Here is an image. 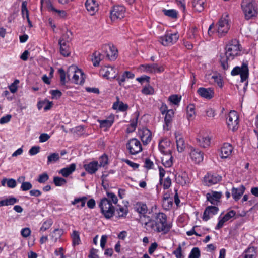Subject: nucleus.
Segmentation results:
<instances>
[{
	"label": "nucleus",
	"mask_w": 258,
	"mask_h": 258,
	"mask_svg": "<svg viewBox=\"0 0 258 258\" xmlns=\"http://www.w3.org/2000/svg\"><path fill=\"white\" fill-rule=\"evenodd\" d=\"M140 222L144 228L149 231H154L157 233H167L172 227V224L167 222V216L163 213H155L152 218L143 216Z\"/></svg>",
	"instance_id": "nucleus-1"
},
{
	"label": "nucleus",
	"mask_w": 258,
	"mask_h": 258,
	"mask_svg": "<svg viewBox=\"0 0 258 258\" xmlns=\"http://www.w3.org/2000/svg\"><path fill=\"white\" fill-rule=\"evenodd\" d=\"M85 7L91 15H93L98 10V4L95 0H87Z\"/></svg>",
	"instance_id": "nucleus-22"
},
{
	"label": "nucleus",
	"mask_w": 258,
	"mask_h": 258,
	"mask_svg": "<svg viewBox=\"0 0 258 258\" xmlns=\"http://www.w3.org/2000/svg\"><path fill=\"white\" fill-rule=\"evenodd\" d=\"M76 167V164L75 163H72L69 166L61 169L59 171V173L61 174L63 177H67L75 170Z\"/></svg>",
	"instance_id": "nucleus-30"
},
{
	"label": "nucleus",
	"mask_w": 258,
	"mask_h": 258,
	"mask_svg": "<svg viewBox=\"0 0 258 258\" xmlns=\"http://www.w3.org/2000/svg\"><path fill=\"white\" fill-rule=\"evenodd\" d=\"M113 108L114 109H118L119 111H125L128 108V105L126 104H124L122 102L117 101L114 103L113 105Z\"/></svg>",
	"instance_id": "nucleus-37"
},
{
	"label": "nucleus",
	"mask_w": 258,
	"mask_h": 258,
	"mask_svg": "<svg viewBox=\"0 0 258 258\" xmlns=\"http://www.w3.org/2000/svg\"><path fill=\"white\" fill-rule=\"evenodd\" d=\"M200 256V251L198 247H194L191 251L188 258H199Z\"/></svg>",
	"instance_id": "nucleus-50"
},
{
	"label": "nucleus",
	"mask_w": 258,
	"mask_h": 258,
	"mask_svg": "<svg viewBox=\"0 0 258 258\" xmlns=\"http://www.w3.org/2000/svg\"><path fill=\"white\" fill-rule=\"evenodd\" d=\"M197 144L203 148H206L210 144L211 139L206 134L200 133L196 138Z\"/></svg>",
	"instance_id": "nucleus-15"
},
{
	"label": "nucleus",
	"mask_w": 258,
	"mask_h": 258,
	"mask_svg": "<svg viewBox=\"0 0 258 258\" xmlns=\"http://www.w3.org/2000/svg\"><path fill=\"white\" fill-rule=\"evenodd\" d=\"M87 200V198L85 197H83L81 198H76L72 202V205L77 204V207L78 208L83 207L86 203V201Z\"/></svg>",
	"instance_id": "nucleus-35"
},
{
	"label": "nucleus",
	"mask_w": 258,
	"mask_h": 258,
	"mask_svg": "<svg viewBox=\"0 0 258 258\" xmlns=\"http://www.w3.org/2000/svg\"><path fill=\"white\" fill-rule=\"evenodd\" d=\"M108 163V158L106 155L102 156L99 159V167L104 166Z\"/></svg>",
	"instance_id": "nucleus-58"
},
{
	"label": "nucleus",
	"mask_w": 258,
	"mask_h": 258,
	"mask_svg": "<svg viewBox=\"0 0 258 258\" xmlns=\"http://www.w3.org/2000/svg\"><path fill=\"white\" fill-rule=\"evenodd\" d=\"M27 2L23 1L21 6V14L23 18L29 17V11L27 9Z\"/></svg>",
	"instance_id": "nucleus-43"
},
{
	"label": "nucleus",
	"mask_w": 258,
	"mask_h": 258,
	"mask_svg": "<svg viewBox=\"0 0 258 258\" xmlns=\"http://www.w3.org/2000/svg\"><path fill=\"white\" fill-rule=\"evenodd\" d=\"M127 148L130 153L132 155H136L142 150L140 142L135 138L132 139L128 141Z\"/></svg>",
	"instance_id": "nucleus-11"
},
{
	"label": "nucleus",
	"mask_w": 258,
	"mask_h": 258,
	"mask_svg": "<svg viewBox=\"0 0 258 258\" xmlns=\"http://www.w3.org/2000/svg\"><path fill=\"white\" fill-rule=\"evenodd\" d=\"M177 33H167L159 38V41L164 46H169L175 43L178 39Z\"/></svg>",
	"instance_id": "nucleus-10"
},
{
	"label": "nucleus",
	"mask_w": 258,
	"mask_h": 258,
	"mask_svg": "<svg viewBox=\"0 0 258 258\" xmlns=\"http://www.w3.org/2000/svg\"><path fill=\"white\" fill-rule=\"evenodd\" d=\"M255 249L253 247H251L247 249L239 258H255Z\"/></svg>",
	"instance_id": "nucleus-31"
},
{
	"label": "nucleus",
	"mask_w": 258,
	"mask_h": 258,
	"mask_svg": "<svg viewBox=\"0 0 258 258\" xmlns=\"http://www.w3.org/2000/svg\"><path fill=\"white\" fill-rule=\"evenodd\" d=\"M206 0H193L192 6L194 10L198 12H202L204 9Z\"/></svg>",
	"instance_id": "nucleus-33"
},
{
	"label": "nucleus",
	"mask_w": 258,
	"mask_h": 258,
	"mask_svg": "<svg viewBox=\"0 0 258 258\" xmlns=\"http://www.w3.org/2000/svg\"><path fill=\"white\" fill-rule=\"evenodd\" d=\"M231 74L235 76L239 74L241 77V81L244 82L247 80L249 75V70L247 62H243L241 67H236L232 70Z\"/></svg>",
	"instance_id": "nucleus-7"
},
{
	"label": "nucleus",
	"mask_w": 258,
	"mask_h": 258,
	"mask_svg": "<svg viewBox=\"0 0 258 258\" xmlns=\"http://www.w3.org/2000/svg\"><path fill=\"white\" fill-rule=\"evenodd\" d=\"M211 79L214 82L216 83L219 87H222L223 83L220 76L217 75H214L212 76Z\"/></svg>",
	"instance_id": "nucleus-52"
},
{
	"label": "nucleus",
	"mask_w": 258,
	"mask_h": 258,
	"mask_svg": "<svg viewBox=\"0 0 258 258\" xmlns=\"http://www.w3.org/2000/svg\"><path fill=\"white\" fill-rule=\"evenodd\" d=\"M173 253L175 255L176 258L184 257V255L182 253V248L180 245L178 246L177 248L173 252Z\"/></svg>",
	"instance_id": "nucleus-55"
},
{
	"label": "nucleus",
	"mask_w": 258,
	"mask_h": 258,
	"mask_svg": "<svg viewBox=\"0 0 258 258\" xmlns=\"http://www.w3.org/2000/svg\"><path fill=\"white\" fill-rule=\"evenodd\" d=\"M189 155L191 159L196 164L201 163L204 159V154L199 149L191 147L190 148Z\"/></svg>",
	"instance_id": "nucleus-13"
},
{
	"label": "nucleus",
	"mask_w": 258,
	"mask_h": 258,
	"mask_svg": "<svg viewBox=\"0 0 258 258\" xmlns=\"http://www.w3.org/2000/svg\"><path fill=\"white\" fill-rule=\"evenodd\" d=\"M228 17V15L223 16L218 22L217 32L220 37L224 36L230 29V25Z\"/></svg>",
	"instance_id": "nucleus-6"
},
{
	"label": "nucleus",
	"mask_w": 258,
	"mask_h": 258,
	"mask_svg": "<svg viewBox=\"0 0 258 258\" xmlns=\"http://www.w3.org/2000/svg\"><path fill=\"white\" fill-rule=\"evenodd\" d=\"M245 187L241 185L237 188L233 187L232 189V196L235 201L238 200L244 192Z\"/></svg>",
	"instance_id": "nucleus-25"
},
{
	"label": "nucleus",
	"mask_w": 258,
	"mask_h": 258,
	"mask_svg": "<svg viewBox=\"0 0 258 258\" xmlns=\"http://www.w3.org/2000/svg\"><path fill=\"white\" fill-rule=\"evenodd\" d=\"M12 118V115L10 114H7L4 116H3L0 119V124H3L9 122Z\"/></svg>",
	"instance_id": "nucleus-61"
},
{
	"label": "nucleus",
	"mask_w": 258,
	"mask_h": 258,
	"mask_svg": "<svg viewBox=\"0 0 258 258\" xmlns=\"http://www.w3.org/2000/svg\"><path fill=\"white\" fill-rule=\"evenodd\" d=\"M163 206L165 209H170L173 205V200L171 197L170 199L162 201Z\"/></svg>",
	"instance_id": "nucleus-54"
},
{
	"label": "nucleus",
	"mask_w": 258,
	"mask_h": 258,
	"mask_svg": "<svg viewBox=\"0 0 258 258\" xmlns=\"http://www.w3.org/2000/svg\"><path fill=\"white\" fill-rule=\"evenodd\" d=\"M40 151V147L39 146H33L29 151V153L31 155H35Z\"/></svg>",
	"instance_id": "nucleus-63"
},
{
	"label": "nucleus",
	"mask_w": 258,
	"mask_h": 258,
	"mask_svg": "<svg viewBox=\"0 0 258 258\" xmlns=\"http://www.w3.org/2000/svg\"><path fill=\"white\" fill-rule=\"evenodd\" d=\"M174 114V112L172 109H169L165 114L164 121L167 130H168V127L171 124Z\"/></svg>",
	"instance_id": "nucleus-32"
},
{
	"label": "nucleus",
	"mask_w": 258,
	"mask_h": 258,
	"mask_svg": "<svg viewBox=\"0 0 258 258\" xmlns=\"http://www.w3.org/2000/svg\"><path fill=\"white\" fill-rule=\"evenodd\" d=\"M102 50L109 60H115L118 56V50L113 45L105 44L102 46Z\"/></svg>",
	"instance_id": "nucleus-12"
},
{
	"label": "nucleus",
	"mask_w": 258,
	"mask_h": 258,
	"mask_svg": "<svg viewBox=\"0 0 258 258\" xmlns=\"http://www.w3.org/2000/svg\"><path fill=\"white\" fill-rule=\"evenodd\" d=\"M218 210L215 206H208L204 211L203 219L206 221H208L211 217L217 213Z\"/></svg>",
	"instance_id": "nucleus-16"
},
{
	"label": "nucleus",
	"mask_w": 258,
	"mask_h": 258,
	"mask_svg": "<svg viewBox=\"0 0 258 258\" xmlns=\"http://www.w3.org/2000/svg\"><path fill=\"white\" fill-rule=\"evenodd\" d=\"M78 69V68L76 66H71L68 68L67 75L69 80H72V77L74 76V74L76 73Z\"/></svg>",
	"instance_id": "nucleus-40"
},
{
	"label": "nucleus",
	"mask_w": 258,
	"mask_h": 258,
	"mask_svg": "<svg viewBox=\"0 0 258 258\" xmlns=\"http://www.w3.org/2000/svg\"><path fill=\"white\" fill-rule=\"evenodd\" d=\"M221 193L217 191H212L210 193H207L206 198L207 201H209L212 204L215 205L219 201L221 197Z\"/></svg>",
	"instance_id": "nucleus-17"
},
{
	"label": "nucleus",
	"mask_w": 258,
	"mask_h": 258,
	"mask_svg": "<svg viewBox=\"0 0 258 258\" xmlns=\"http://www.w3.org/2000/svg\"><path fill=\"white\" fill-rule=\"evenodd\" d=\"M241 51V48L237 40L233 39L229 42L225 47L224 52L221 53L220 55V61L224 70L228 69V61L240 55Z\"/></svg>",
	"instance_id": "nucleus-2"
},
{
	"label": "nucleus",
	"mask_w": 258,
	"mask_h": 258,
	"mask_svg": "<svg viewBox=\"0 0 258 258\" xmlns=\"http://www.w3.org/2000/svg\"><path fill=\"white\" fill-rule=\"evenodd\" d=\"M221 179V177L217 174H207L204 179V184L207 186H211L217 183Z\"/></svg>",
	"instance_id": "nucleus-14"
},
{
	"label": "nucleus",
	"mask_w": 258,
	"mask_h": 258,
	"mask_svg": "<svg viewBox=\"0 0 258 258\" xmlns=\"http://www.w3.org/2000/svg\"><path fill=\"white\" fill-rule=\"evenodd\" d=\"M32 188V184L29 182H25L22 183L21 186V189L22 191H27Z\"/></svg>",
	"instance_id": "nucleus-56"
},
{
	"label": "nucleus",
	"mask_w": 258,
	"mask_h": 258,
	"mask_svg": "<svg viewBox=\"0 0 258 258\" xmlns=\"http://www.w3.org/2000/svg\"><path fill=\"white\" fill-rule=\"evenodd\" d=\"M142 67L145 68L146 71L150 73H161L164 70L163 66H158L157 64H152L147 66H142Z\"/></svg>",
	"instance_id": "nucleus-26"
},
{
	"label": "nucleus",
	"mask_w": 258,
	"mask_h": 258,
	"mask_svg": "<svg viewBox=\"0 0 258 258\" xmlns=\"http://www.w3.org/2000/svg\"><path fill=\"white\" fill-rule=\"evenodd\" d=\"M58 43L61 54L64 56H68L70 54L69 44L67 41H62V40H59Z\"/></svg>",
	"instance_id": "nucleus-23"
},
{
	"label": "nucleus",
	"mask_w": 258,
	"mask_h": 258,
	"mask_svg": "<svg viewBox=\"0 0 258 258\" xmlns=\"http://www.w3.org/2000/svg\"><path fill=\"white\" fill-rule=\"evenodd\" d=\"M49 179V176L46 173L40 174L38 176L37 181L40 183H44Z\"/></svg>",
	"instance_id": "nucleus-53"
},
{
	"label": "nucleus",
	"mask_w": 258,
	"mask_h": 258,
	"mask_svg": "<svg viewBox=\"0 0 258 258\" xmlns=\"http://www.w3.org/2000/svg\"><path fill=\"white\" fill-rule=\"evenodd\" d=\"M53 182L56 186H61L66 184L67 180L64 178L56 176L54 177Z\"/></svg>",
	"instance_id": "nucleus-46"
},
{
	"label": "nucleus",
	"mask_w": 258,
	"mask_h": 258,
	"mask_svg": "<svg viewBox=\"0 0 258 258\" xmlns=\"http://www.w3.org/2000/svg\"><path fill=\"white\" fill-rule=\"evenodd\" d=\"M18 201V200L16 198L11 197L0 201V206L13 205L14 204L17 203Z\"/></svg>",
	"instance_id": "nucleus-34"
},
{
	"label": "nucleus",
	"mask_w": 258,
	"mask_h": 258,
	"mask_svg": "<svg viewBox=\"0 0 258 258\" xmlns=\"http://www.w3.org/2000/svg\"><path fill=\"white\" fill-rule=\"evenodd\" d=\"M71 81L76 84H83L85 81V75L80 70L78 69L74 76L72 77Z\"/></svg>",
	"instance_id": "nucleus-18"
},
{
	"label": "nucleus",
	"mask_w": 258,
	"mask_h": 258,
	"mask_svg": "<svg viewBox=\"0 0 258 258\" xmlns=\"http://www.w3.org/2000/svg\"><path fill=\"white\" fill-rule=\"evenodd\" d=\"M101 55L99 52L95 51L93 54V57L92 58V60L93 62V66L95 67L98 66L99 64V62L101 60Z\"/></svg>",
	"instance_id": "nucleus-42"
},
{
	"label": "nucleus",
	"mask_w": 258,
	"mask_h": 258,
	"mask_svg": "<svg viewBox=\"0 0 258 258\" xmlns=\"http://www.w3.org/2000/svg\"><path fill=\"white\" fill-rule=\"evenodd\" d=\"M168 100L172 103L177 105L181 100V96H178L177 95H173L169 97Z\"/></svg>",
	"instance_id": "nucleus-51"
},
{
	"label": "nucleus",
	"mask_w": 258,
	"mask_h": 258,
	"mask_svg": "<svg viewBox=\"0 0 258 258\" xmlns=\"http://www.w3.org/2000/svg\"><path fill=\"white\" fill-rule=\"evenodd\" d=\"M134 209L139 213L143 215L142 217H143V216H146L145 214L147 213L148 211V208L146 204L142 202L136 203L134 205ZM141 217V216L140 217V218Z\"/></svg>",
	"instance_id": "nucleus-28"
},
{
	"label": "nucleus",
	"mask_w": 258,
	"mask_h": 258,
	"mask_svg": "<svg viewBox=\"0 0 258 258\" xmlns=\"http://www.w3.org/2000/svg\"><path fill=\"white\" fill-rule=\"evenodd\" d=\"M63 233V230L60 229H55L50 234L51 239L54 242H56Z\"/></svg>",
	"instance_id": "nucleus-36"
},
{
	"label": "nucleus",
	"mask_w": 258,
	"mask_h": 258,
	"mask_svg": "<svg viewBox=\"0 0 258 258\" xmlns=\"http://www.w3.org/2000/svg\"><path fill=\"white\" fill-rule=\"evenodd\" d=\"M176 142L177 151L179 152H183L185 149L186 144L181 135L179 134L176 135Z\"/></svg>",
	"instance_id": "nucleus-29"
},
{
	"label": "nucleus",
	"mask_w": 258,
	"mask_h": 258,
	"mask_svg": "<svg viewBox=\"0 0 258 258\" xmlns=\"http://www.w3.org/2000/svg\"><path fill=\"white\" fill-rule=\"evenodd\" d=\"M164 14L172 18H175L177 17V12L173 9L171 10H163Z\"/></svg>",
	"instance_id": "nucleus-49"
},
{
	"label": "nucleus",
	"mask_w": 258,
	"mask_h": 258,
	"mask_svg": "<svg viewBox=\"0 0 258 258\" xmlns=\"http://www.w3.org/2000/svg\"><path fill=\"white\" fill-rule=\"evenodd\" d=\"M142 92L143 94L146 95L152 94L154 92V90L152 87L150 86L144 87Z\"/></svg>",
	"instance_id": "nucleus-62"
},
{
	"label": "nucleus",
	"mask_w": 258,
	"mask_h": 258,
	"mask_svg": "<svg viewBox=\"0 0 258 258\" xmlns=\"http://www.w3.org/2000/svg\"><path fill=\"white\" fill-rule=\"evenodd\" d=\"M58 72H59V74H60L61 83L62 84L64 85L66 83V73H65V71H64V70L63 69L61 68V69H59Z\"/></svg>",
	"instance_id": "nucleus-60"
},
{
	"label": "nucleus",
	"mask_w": 258,
	"mask_h": 258,
	"mask_svg": "<svg viewBox=\"0 0 258 258\" xmlns=\"http://www.w3.org/2000/svg\"><path fill=\"white\" fill-rule=\"evenodd\" d=\"M175 181L177 183L184 186L189 183L188 175L185 172H182L175 175Z\"/></svg>",
	"instance_id": "nucleus-20"
},
{
	"label": "nucleus",
	"mask_w": 258,
	"mask_h": 258,
	"mask_svg": "<svg viewBox=\"0 0 258 258\" xmlns=\"http://www.w3.org/2000/svg\"><path fill=\"white\" fill-rule=\"evenodd\" d=\"M236 214V213L233 210H231L229 212L227 213L223 218L226 222L229 220L231 218L233 217Z\"/></svg>",
	"instance_id": "nucleus-59"
},
{
	"label": "nucleus",
	"mask_w": 258,
	"mask_h": 258,
	"mask_svg": "<svg viewBox=\"0 0 258 258\" xmlns=\"http://www.w3.org/2000/svg\"><path fill=\"white\" fill-rule=\"evenodd\" d=\"M241 8L247 20L256 17L257 14L256 4L253 0H243Z\"/></svg>",
	"instance_id": "nucleus-5"
},
{
	"label": "nucleus",
	"mask_w": 258,
	"mask_h": 258,
	"mask_svg": "<svg viewBox=\"0 0 258 258\" xmlns=\"http://www.w3.org/2000/svg\"><path fill=\"white\" fill-rule=\"evenodd\" d=\"M53 221L51 219H49L45 221L42 224V226L40 229V232H43L48 230L52 225Z\"/></svg>",
	"instance_id": "nucleus-45"
},
{
	"label": "nucleus",
	"mask_w": 258,
	"mask_h": 258,
	"mask_svg": "<svg viewBox=\"0 0 258 258\" xmlns=\"http://www.w3.org/2000/svg\"><path fill=\"white\" fill-rule=\"evenodd\" d=\"M31 233V230L29 228H25L21 230V234L24 237H28Z\"/></svg>",
	"instance_id": "nucleus-64"
},
{
	"label": "nucleus",
	"mask_w": 258,
	"mask_h": 258,
	"mask_svg": "<svg viewBox=\"0 0 258 258\" xmlns=\"http://www.w3.org/2000/svg\"><path fill=\"white\" fill-rule=\"evenodd\" d=\"M99 122L100 123V126L101 128H107L112 125L113 122V120L105 119L102 120H99Z\"/></svg>",
	"instance_id": "nucleus-44"
},
{
	"label": "nucleus",
	"mask_w": 258,
	"mask_h": 258,
	"mask_svg": "<svg viewBox=\"0 0 258 258\" xmlns=\"http://www.w3.org/2000/svg\"><path fill=\"white\" fill-rule=\"evenodd\" d=\"M125 9L123 6H114L110 11V18L112 21L121 19L124 17Z\"/></svg>",
	"instance_id": "nucleus-9"
},
{
	"label": "nucleus",
	"mask_w": 258,
	"mask_h": 258,
	"mask_svg": "<svg viewBox=\"0 0 258 258\" xmlns=\"http://www.w3.org/2000/svg\"><path fill=\"white\" fill-rule=\"evenodd\" d=\"M19 81L16 79L9 86V89L12 93H14L17 91V85L19 84Z\"/></svg>",
	"instance_id": "nucleus-57"
},
{
	"label": "nucleus",
	"mask_w": 258,
	"mask_h": 258,
	"mask_svg": "<svg viewBox=\"0 0 258 258\" xmlns=\"http://www.w3.org/2000/svg\"><path fill=\"white\" fill-rule=\"evenodd\" d=\"M239 118L237 113L231 111L227 117V124L230 130L234 131L238 128Z\"/></svg>",
	"instance_id": "nucleus-8"
},
{
	"label": "nucleus",
	"mask_w": 258,
	"mask_h": 258,
	"mask_svg": "<svg viewBox=\"0 0 258 258\" xmlns=\"http://www.w3.org/2000/svg\"><path fill=\"white\" fill-rule=\"evenodd\" d=\"M84 168L90 174L95 173L99 168V163L97 161H92L84 165Z\"/></svg>",
	"instance_id": "nucleus-24"
},
{
	"label": "nucleus",
	"mask_w": 258,
	"mask_h": 258,
	"mask_svg": "<svg viewBox=\"0 0 258 258\" xmlns=\"http://www.w3.org/2000/svg\"><path fill=\"white\" fill-rule=\"evenodd\" d=\"M140 136L144 145H146L149 143L152 139L151 132L147 128L143 129L140 133Z\"/></svg>",
	"instance_id": "nucleus-21"
},
{
	"label": "nucleus",
	"mask_w": 258,
	"mask_h": 258,
	"mask_svg": "<svg viewBox=\"0 0 258 258\" xmlns=\"http://www.w3.org/2000/svg\"><path fill=\"white\" fill-rule=\"evenodd\" d=\"M171 143L169 140L165 139L161 140L159 143V150L164 154L162 158V162L163 165L166 167L171 166L173 164V157L171 155V149L170 148Z\"/></svg>",
	"instance_id": "nucleus-4"
},
{
	"label": "nucleus",
	"mask_w": 258,
	"mask_h": 258,
	"mask_svg": "<svg viewBox=\"0 0 258 258\" xmlns=\"http://www.w3.org/2000/svg\"><path fill=\"white\" fill-rule=\"evenodd\" d=\"M195 108L192 105H190L187 107V117L188 120L191 119L195 115Z\"/></svg>",
	"instance_id": "nucleus-48"
},
{
	"label": "nucleus",
	"mask_w": 258,
	"mask_h": 258,
	"mask_svg": "<svg viewBox=\"0 0 258 258\" xmlns=\"http://www.w3.org/2000/svg\"><path fill=\"white\" fill-rule=\"evenodd\" d=\"M60 157L58 153H51L47 157V164L49 165L51 163H54L59 160Z\"/></svg>",
	"instance_id": "nucleus-38"
},
{
	"label": "nucleus",
	"mask_w": 258,
	"mask_h": 258,
	"mask_svg": "<svg viewBox=\"0 0 258 258\" xmlns=\"http://www.w3.org/2000/svg\"><path fill=\"white\" fill-rule=\"evenodd\" d=\"M197 92L201 97L208 99H211L214 95L213 90L210 88L201 87L198 89Z\"/></svg>",
	"instance_id": "nucleus-19"
},
{
	"label": "nucleus",
	"mask_w": 258,
	"mask_h": 258,
	"mask_svg": "<svg viewBox=\"0 0 258 258\" xmlns=\"http://www.w3.org/2000/svg\"><path fill=\"white\" fill-rule=\"evenodd\" d=\"M127 214V210L126 208L123 207H119L116 208V216L118 218L125 217Z\"/></svg>",
	"instance_id": "nucleus-39"
},
{
	"label": "nucleus",
	"mask_w": 258,
	"mask_h": 258,
	"mask_svg": "<svg viewBox=\"0 0 258 258\" xmlns=\"http://www.w3.org/2000/svg\"><path fill=\"white\" fill-rule=\"evenodd\" d=\"M49 8L51 11L57 13L60 18H64L67 16V13L65 11L57 10L52 5H50Z\"/></svg>",
	"instance_id": "nucleus-47"
},
{
	"label": "nucleus",
	"mask_w": 258,
	"mask_h": 258,
	"mask_svg": "<svg viewBox=\"0 0 258 258\" xmlns=\"http://www.w3.org/2000/svg\"><path fill=\"white\" fill-rule=\"evenodd\" d=\"M71 236L72 238V244L74 246L79 245L80 243L81 240L78 232L74 231Z\"/></svg>",
	"instance_id": "nucleus-41"
},
{
	"label": "nucleus",
	"mask_w": 258,
	"mask_h": 258,
	"mask_svg": "<svg viewBox=\"0 0 258 258\" xmlns=\"http://www.w3.org/2000/svg\"><path fill=\"white\" fill-rule=\"evenodd\" d=\"M106 195V198H104L100 200L99 206L104 217L110 219L115 213V208L113 204H116L118 199L114 193L107 192Z\"/></svg>",
	"instance_id": "nucleus-3"
},
{
	"label": "nucleus",
	"mask_w": 258,
	"mask_h": 258,
	"mask_svg": "<svg viewBox=\"0 0 258 258\" xmlns=\"http://www.w3.org/2000/svg\"><path fill=\"white\" fill-rule=\"evenodd\" d=\"M233 150L232 146L229 143H225L223 144L221 149L222 158H227L231 155Z\"/></svg>",
	"instance_id": "nucleus-27"
}]
</instances>
